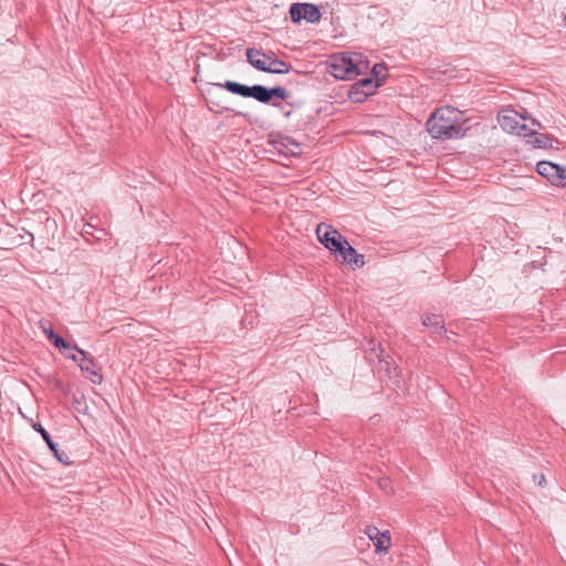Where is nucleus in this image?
Returning <instances> with one entry per match:
<instances>
[{"label": "nucleus", "mask_w": 566, "mask_h": 566, "mask_svg": "<svg viewBox=\"0 0 566 566\" xmlns=\"http://www.w3.org/2000/svg\"><path fill=\"white\" fill-rule=\"evenodd\" d=\"M274 54H266L261 50L248 49L247 60L248 62L259 71L265 72L268 63L271 61Z\"/></svg>", "instance_id": "f8f14e48"}, {"label": "nucleus", "mask_w": 566, "mask_h": 566, "mask_svg": "<svg viewBox=\"0 0 566 566\" xmlns=\"http://www.w3.org/2000/svg\"><path fill=\"white\" fill-rule=\"evenodd\" d=\"M41 326H42V329H43V333L48 336V338L54 343L55 347L57 349H66L69 348L67 344L65 343V340L63 338H61L60 336L55 335L51 325L49 323H41Z\"/></svg>", "instance_id": "a211bd4d"}, {"label": "nucleus", "mask_w": 566, "mask_h": 566, "mask_svg": "<svg viewBox=\"0 0 566 566\" xmlns=\"http://www.w3.org/2000/svg\"><path fill=\"white\" fill-rule=\"evenodd\" d=\"M536 171L552 185L560 188L566 187V166L543 160L537 164Z\"/></svg>", "instance_id": "6e6552de"}, {"label": "nucleus", "mask_w": 566, "mask_h": 566, "mask_svg": "<svg viewBox=\"0 0 566 566\" xmlns=\"http://www.w3.org/2000/svg\"><path fill=\"white\" fill-rule=\"evenodd\" d=\"M74 349H76V350L78 352V354H81V355H84V354H85V352H84V350L78 349L77 347H74Z\"/></svg>", "instance_id": "a878e982"}, {"label": "nucleus", "mask_w": 566, "mask_h": 566, "mask_svg": "<svg viewBox=\"0 0 566 566\" xmlns=\"http://www.w3.org/2000/svg\"><path fill=\"white\" fill-rule=\"evenodd\" d=\"M32 428L41 434L42 439L45 441L49 449L52 451L54 457L57 459L59 462L67 464L69 463V457L64 451H60L57 449V444L52 440L50 433L45 430V428L40 423L35 422L32 424Z\"/></svg>", "instance_id": "9d476101"}, {"label": "nucleus", "mask_w": 566, "mask_h": 566, "mask_svg": "<svg viewBox=\"0 0 566 566\" xmlns=\"http://www.w3.org/2000/svg\"><path fill=\"white\" fill-rule=\"evenodd\" d=\"M378 361L374 367L381 381H386L387 386H391L396 390L405 389V380L401 369L398 367L392 356H377Z\"/></svg>", "instance_id": "7ed1b4c3"}, {"label": "nucleus", "mask_w": 566, "mask_h": 566, "mask_svg": "<svg viewBox=\"0 0 566 566\" xmlns=\"http://www.w3.org/2000/svg\"><path fill=\"white\" fill-rule=\"evenodd\" d=\"M290 14L293 22L297 23L301 20L307 22H317L321 19L318 8L311 3H294L290 8Z\"/></svg>", "instance_id": "1a4fd4ad"}, {"label": "nucleus", "mask_w": 566, "mask_h": 566, "mask_svg": "<svg viewBox=\"0 0 566 566\" xmlns=\"http://www.w3.org/2000/svg\"><path fill=\"white\" fill-rule=\"evenodd\" d=\"M427 130L433 138L439 139L463 137L462 113L452 106L440 107L428 119Z\"/></svg>", "instance_id": "f257e3e1"}, {"label": "nucleus", "mask_w": 566, "mask_h": 566, "mask_svg": "<svg viewBox=\"0 0 566 566\" xmlns=\"http://www.w3.org/2000/svg\"><path fill=\"white\" fill-rule=\"evenodd\" d=\"M291 70V66L275 57V55L272 56L271 61L268 63V67H266V73H275V74H285V73H289Z\"/></svg>", "instance_id": "dca6fc26"}, {"label": "nucleus", "mask_w": 566, "mask_h": 566, "mask_svg": "<svg viewBox=\"0 0 566 566\" xmlns=\"http://www.w3.org/2000/svg\"><path fill=\"white\" fill-rule=\"evenodd\" d=\"M77 364L85 377L94 385L103 382V367L93 356H69Z\"/></svg>", "instance_id": "0eeeda50"}, {"label": "nucleus", "mask_w": 566, "mask_h": 566, "mask_svg": "<svg viewBox=\"0 0 566 566\" xmlns=\"http://www.w3.org/2000/svg\"><path fill=\"white\" fill-rule=\"evenodd\" d=\"M369 67L368 61L360 53H339L332 56L331 74L339 80H352Z\"/></svg>", "instance_id": "f03ea898"}, {"label": "nucleus", "mask_w": 566, "mask_h": 566, "mask_svg": "<svg viewBox=\"0 0 566 566\" xmlns=\"http://www.w3.org/2000/svg\"><path fill=\"white\" fill-rule=\"evenodd\" d=\"M193 358L192 366H196V356H191Z\"/></svg>", "instance_id": "cd10ccee"}, {"label": "nucleus", "mask_w": 566, "mask_h": 566, "mask_svg": "<svg viewBox=\"0 0 566 566\" xmlns=\"http://www.w3.org/2000/svg\"><path fill=\"white\" fill-rule=\"evenodd\" d=\"M378 486L387 493L392 491L391 480L387 476L378 480Z\"/></svg>", "instance_id": "6ab92c4d"}, {"label": "nucleus", "mask_w": 566, "mask_h": 566, "mask_svg": "<svg viewBox=\"0 0 566 566\" xmlns=\"http://www.w3.org/2000/svg\"><path fill=\"white\" fill-rule=\"evenodd\" d=\"M73 405L77 411L82 412L83 411L82 407H86L84 395H81V396L74 395L73 396Z\"/></svg>", "instance_id": "aec40b11"}, {"label": "nucleus", "mask_w": 566, "mask_h": 566, "mask_svg": "<svg viewBox=\"0 0 566 566\" xmlns=\"http://www.w3.org/2000/svg\"><path fill=\"white\" fill-rule=\"evenodd\" d=\"M175 363H176V366L174 367V369H175V370L179 369V371H181V367H182V366H184V367H185V366H187V364H186V363H182V361L177 360V359H175Z\"/></svg>", "instance_id": "393cba45"}, {"label": "nucleus", "mask_w": 566, "mask_h": 566, "mask_svg": "<svg viewBox=\"0 0 566 566\" xmlns=\"http://www.w3.org/2000/svg\"><path fill=\"white\" fill-rule=\"evenodd\" d=\"M268 92H270L271 97H272V96H277V97H281V98H285V97H286V95H287L286 90H285V88H283V87H280V86H277V87H273V88H271V90H268Z\"/></svg>", "instance_id": "4be33fe9"}, {"label": "nucleus", "mask_w": 566, "mask_h": 566, "mask_svg": "<svg viewBox=\"0 0 566 566\" xmlns=\"http://www.w3.org/2000/svg\"><path fill=\"white\" fill-rule=\"evenodd\" d=\"M0 361H1V363L7 361V359L4 358V356H0Z\"/></svg>", "instance_id": "bb28decb"}, {"label": "nucleus", "mask_w": 566, "mask_h": 566, "mask_svg": "<svg viewBox=\"0 0 566 566\" xmlns=\"http://www.w3.org/2000/svg\"><path fill=\"white\" fill-rule=\"evenodd\" d=\"M533 481L535 484H537L539 488H545L546 486V478L544 475V473H534L533 474Z\"/></svg>", "instance_id": "5701e85b"}, {"label": "nucleus", "mask_w": 566, "mask_h": 566, "mask_svg": "<svg viewBox=\"0 0 566 566\" xmlns=\"http://www.w3.org/2000/svg\"><path fill=\"white\" fill-rule=\"evenodd\" d=\"M422 324L431 328L433 332H439L444 328V321L442 316L437 314H426L422 318Z\"/></svg>", "instance_id": "f3484780"}, {"label": "nucleus", "mask_w": 566, "mask_h": 566, "mask_svg": "<svg viewBox=\"0 0 566 566\" xmlns=\"http://www.w3.org/2000/svg\"><path fill=\"white\" fill-rule=\"evenodd\" d=\"M365 534L371 539L373 542L375 538L380 534V531L375 525H368L365 530Z\"/></svg>", "instance_id": "412c9836"}, {"label": "nucleus", "mask_w": 566, "mask_h": 566, "mask_svg": "<svg viewBox=\"0 0 566 566\" xmlns=\"http://www.w3.org/2000/svg\"><path fill=\"white\" fill-rule=\"evenodd\" d=\"M316 234L318 241L334 254H338L343 245L347 242L346 238L336 229L325 223L317 226Z\"/></svg>", "instance_id": "423d86ee"}, {"label": "nucleus", "mask_w": 566, "mask_h": 566, "mask_svg": "<svg viewBox=\"0 0 566 566\" xmlns=\"http://www.w3.org/2000/svg\"><path fill=\"white\" fill-rule=\"evenodd\" d=\"M521 137H523L526 144L533 148L546 149L553 147V140L548 136L541 134L531 127L530 130H526V135H522Z\"/></svg>", "instance_id": "9b49d317"}, {"label": "nucleus", "mask_w": 566, "mask_h": 566, "mask_svg": "<svg viewBox=\"0 0 566 566\" xmlns=\"http://www.w3.org/2000/svg\"><path fill=\"white\" fill-rule=\"evenodd\" d=\"M54 387L59 390H61L64 394H69L70 389L69 386H64V384L60 379H54Z\"/></svg>", "instance_id": "b1692460"}, {"label": "nucleus", "mask_w": 566, "mask_h": 566, "mask_svg": "<svg viewBox=\"0 0 566 566\" xmlns=\"http://www.w3.org/2000/svg\"><path fill=\"white\" fill-rule=\"evenodd\" d=\"M338 254L343 258L344 262L356 268H363L365 264L364 255L357 253V251L348 243V241L343 245Z\"/></svg>", "instance_id": "ddd939ff"}, {"label": "nucleus", "mask_w": 566, "mask_h": 566, "mask_svg": "<svg viewBox=\"0 0 566 566\" xmlns=\"http://www.w3.org/2000/svg\"><path fill=\"white\" fill-rule=\"evenodd\" d=\"M375 552L377 554H387L391 546V537L389 531L380 532L374 541Z\"/></svg>", "instance_id": "2eb2a0df"}, {"label": "nucleus", "mask_w": 566, "mask_h": 566, "mask_svg": "<svg viewBox=\"0 0 566 566\" xmlns=\"http://www.w3.org/2000/svg\"><path fill=\"white\" fill-rule=\"evenodd\" d=\"M218 86L243 97H253L261 103H268L271 99L270 92H268V88L262 85H254L250 87L237 82L228 81L224 84H219Z\"/></svg>", "instance_id": "39448f33"}, {"label": "nucleus", "mask_w": 566, "mask_h": 566, "mask_svg": "<svg viewBox=\"0 0 566 566\" xmlns=\"http://www.w3.org/2000/svg\"><path fill=\"white\" fill-rule=\"evenodd\" d=\"M526 119L524 114H518L513 109H503L499 116L497 122L503 130L510 134H515L517 136L526 135V130H530V127L522 123Z\"/></svg>", "instance_id": "20e7f679"}, {"label": "nucleus", "mask_w": 566, "mask_h": 566, "mask_svg": "<svg viewBox=\"0 0 566 566\" xmlns=\"http://www.w3.org/2000/svg\"><path fill=\"white\" fill-rule=\"evenodd\" d=\"M384 71H385V66L384 65L375 64L374 67H373V73L376 76L377 83L374 84L373 80H363V81H360L359 84L363 87L367 88V91H365L366 95L370 94L377 86L381 85V82H382L384 76H385Z\"/></svg>", "instance_id": "4468645a"}]
</instances>
